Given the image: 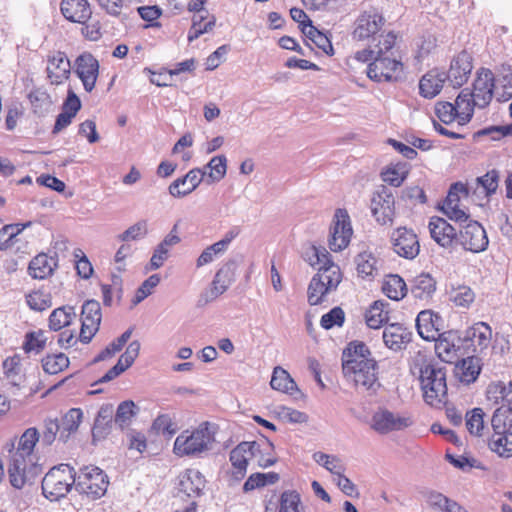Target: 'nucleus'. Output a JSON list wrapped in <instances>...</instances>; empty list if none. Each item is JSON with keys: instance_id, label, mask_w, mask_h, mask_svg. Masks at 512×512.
Instances as JSON below:
<instances>
[{"instance_id": "obj_34", "label": "nucleus", "mask_w": 512, "mask_h": 512, "mask_svg": "<svg viewBox=\"0 0 512 512\" xmlns=\"http://www.w3.org/2000/svg\"><path fill=\"white\" fill-rule=\"evenodd\" d=\"M113 414V405L104 404L100 407L92 428L93 441L102 440L109 434L113 421Z\"/></svg>"}, {"instance_id": "obj_45", "label": "nucleus", "mask_w": 512, "mask_h": 512, "mask_svg": "<svg viewBox=\"0 0 512 512\" xmlns=\"http://www.w3.org/2000/svg\"><path fill=\"white\" fill-rule=\"evenodd\" d=\"M387 303L375 301L366 312V323L372 329H378L388 320V311L385 309Z\"/></svg>"}, {"instance_id": "obj_49", "label": "nucleus", "mask_w": 512, "mask_h": 512, "mask_svg": "<svg viewBox=\"0 0 512 512\" xmlns=\"http://www.w3.org/2000/svg\"><path fill=\"white\" fill-rule=\"evenodd\" d=\"M466 427L471 435L483 436L484 412L481 408H474L466 414Z\"/></svg>"}, {"instance_id": "obj_9", "label": "nucleus", "mask_w": 512, "mask_h": 512, "mask_svg": "<svg viewBox=\"0 0 512 512\" xmlns=\"http://www.w3.org/2000/svg\"><path fill=\"white\" fill-rule=\"evenodd\" d=\"M108 484L107 475L96 466H85L76 473V491L92 499L102 497Z\"/></svg>"}, {"instance_id": "obj_40", "label": "nucleus", "mask_w": 512, "mask_h": 512, "mask_svg": "<svg viewBox=\"0 0 512 512\" xmlns=\"http://www.w3.org/2000/svg\"><path fill=\"white\" fill-rule=\"evenodd\" d=\"M272 389L293 395L297 391V385L291 378L290 374L280 366L273 370L272 378L270 381Z\"/></svg>"}, {"instance_id": "obj_25", "label": "nucleus", "mask_w": 512, "mask_h": 512, "mask_svg": "<svg viewBox=\"0 0 512 512\" xmlns=\"http://www.w3.org/2000/svg\"><path fill=\"white\" fill-rule=\"evenodd\" d=\"M411 337L412 333L399 323L385 326L382 333L385 346L394 352L404 350L408 343H410Z\"/></svg>"}, {"instance_id": "obj_53", "label": "nucleus", "mask_w": 512, "mask_h": 512, "mask_svg": "<svg viewBox=\"0 0 512 512\" xmlns=\"http://www.w3.org/2000/svg\"><path fill=\"white\" fill-rule=\"evenodd\" d=\"M299 493L296 491H284L280 499L279 512H303Z\"/></svg>"}, {"instance_id": "obj_63", "label": "nucleus", "mask_w": 512, "mask_h": 512, "mask_svg": "<svg viewBox=\"0 0 512 512\" xmlns=\"http://www.w3.org/2000/svg\"><path fill=\"white\" fill-rule=\"evenodd\" d=\"M395 41L396 35L393 32L381 35L378 43L374 45L376 56H393L391 49L394 47Z\"/></svg>"}, {"instance_id": "obj_16", "label": "nucleus", "mask_w": 512, "mask_h": 512, "mask_svg": "<svg viewBox=\"0 0 512 512\" xmlns=\"http://www.w3.org/2000/svg\"><path fill=\"white\" fill-rule=\"evenodd\" d=\"M390 239L394 252L400 257L411 260L418 256L420 245L413 230L399 227L392 232Z\"/></svg>"}, {"instance_id": "obj_17", "label": "nucleus", "mask_w": 512, "mask_h": 512, "mask_svg": "<svg viewBox=\"0 0 512 512\" xmlns=\"http://www.w3.org/2000/svg\"><path fill=\"white\" fill-rule=\"evenodd\" d=\"M435 352L441 361L455 363L461 355V338L455 331H444L435 340Z\"/></svg>"}, {"instance_id": "obj_18", "label": "nucleus", "mask_w": 512, "mask_h": 512, "mask_svg": "<svg viewBox=\"0 0 512 512\" xmlns=\"http://www.w3.org/2000/svg\"><path fill=\"white\" fill-rule=\"evenodd\" d=\"M74 72L81 80L84 90L91 92L99 75V62L92 54L82 53L75 60Z\"/></svg>"}, {"instance_id": "obj_61", "label": "nucleus", "mask_w": 512, "mask_h": 512, "mask_svg": "<svg viewBox=\"0 0 512 512\" xmlns=\"http://www.w3.org/2000/svg\"><path fill=\"white\" fill-rule=\"evenodd\" d=\"M512 135V125L506 126H490L477 131L474 134L475 138L488 136L492 140H500L501 138Z\"/></svg>"}, {"instance_id": "obj_29", "label": "nucleus", "mask_w": 512, "mask_h": 512, "mask_svg": "<svg viewBox=\"0 0 512 512\" xmlns=\"http://www.w3.org/2000/svg\"><path fill=\"white\" fill-rule=\"evenodd\" d=\"M384 24V18L376 12L363 13L356 22L353 36L358 40H365L374 36Z\"/></svg>"}, {"instance_id": "obj_62", "label": "nucleus", "mask_w": 512, "mask_h": 512, "mask_svg": "<svg viewBox=\"0 0 512 512\" xmlns=\"http://www.w3.org/2000/svg\"><path fill=\"white\" fill-rule=\"evenodd\" d=\"M30 101L34 108V112L39 115L47 113L52 106V101L49 95L44 92L30 94Z\"/></svg>"}, {"instance_id": "obj_19", "label": "nucleus", "mask_w": 512, "mask_h": 512, "mask_svg": "<svg viewBox=\"0 0 512 512\" xmlns=\"http://www.w3.org/2000/svg\"><path fill=\"white\" fill-rule=\"evenodd\" d=\"M472 69V56L467 51H462L451 60L446 81H449L454 88L461 87L467 82Z\"/></svg>"}, {"instance_id": "obj_43", "label": "nucleus", "mask_w": 512, "mask_h": 512, "mask_svg": "<svg viewBox=\"0 0 512 512\" xmlns=\"http://www.w3.org/2000/svg\"><path fill=\"white\" fill-rule=\"evenodd\" d=\"M313 460L328 470L334 476H338L345 472L346 467L340 457L329 455L323 452H315L312 456Z\"/></svg>"}, {"instance_id": "obj_64", "label": "nucleus", "mask_w": 512, "mask_h": 512, "mask_svg": "<svg viewBox=\"0 0 512 512\" xmlns=\"http://www.w3.org/2000/svg\"><path fill=\"white\" fill-rule=\"evenodd\" d=\"M58 432L60 433V426L56 419L45 420L41 436L42 444L47 446L51 445L55 441Z\"/></svg>"}, {"instance_id": "obj_58", "label": "nucleus", "mask_w": 512, "mask_h": 512, "mask_svg": "<svg viewBox=\"0 0 512 512\" xmlns=\"http://www.w3.org/2000/svg\"><path fill=\"white\" fill-rule=\"evenodd\" d=\"M225 252L226 251L217 242H215L214 244L206 247L202 251V253L199 255L196 261V266L199 268L207 264H210L216 258L222 256Z\"/></svg>"}, {"instance_id": "obj_22", "label": "nucleus", "mask_w": 512, "mask_h": 512, "mask_svg": "<svg viewBox=\"0 0 512 512\" xmlns=\"http://www.w3.org/2000/svg\"><path fill=\"white\" fill-rule=\"evenodd\" d=\"M416 328L422 339L432 341L442 333L443 319L432 310H423L417 315Z\"/></svg>"}, {"instance_id": "obj_36", "label": "nucleus", "mask_w": 512, "mask_h": 512, "mask_svg": "<svg viewBox=\"0 0 512 512\" xmlns=\"http://www.w3.org/2000/svg\"><path fill=\"white\" fill-rule=\"evenodd\" d=\"M436 291V281L429 273H421L411 281V293L420 300H428Z\"/></svg>"}, {"instance_id": "obj_41", "label": "nucleus", "mask_w": 512, "mask_h": 512, "mask_svg": "<svg viewBox=\"0 0 512 512\" xmlns=\"http://www.w3.org/2000/svg\"><path fill=\"white\" fill-rule=\"evenodd\" d=\"M382 291L388 298L399 301L406 295L407 286L399 275L392 274L385 278Z\"/></svg>"}, {"instance_id": "obj_47", "label": "nucleus", "mask_w": 512, "mask_h": 512, "mask_svg": "<svg viewBox=\"0 0 512 512\" xmlns=\"http://www.w3.org/2000/svg\"><path fill=\"white\" fill-rule=\"evenodd\" d=\"M102 319L100 303L96 300H87L82 306L81 320L99 327Z\"/></svg>"}, {"instance_id": "obj_23", "label": "nucleus", "mask_w": 512, "mask_h": 512, "mask_svg": "<svg viewBox=\"0 0 512 512\" xmlns=\"http://www.w3.org/2000/svg\"><path fill=\"white\" fill-rule=\"evenodd\" d=\"M39 438L40 435L36 428L31 427L26 429L18 440V444L12 458L38 464L39 458L34 452V448L36 443L39 441Z\"/></svg>"}, {"instance_id": "obj_54", "label": "nucleus", "mask_w": 512, "mask_h": 512, "mask_svg": "<svg viewBox=\"0 0 512 512\" xmlns=\"http://www.w3.org/2000/svg\"><path fill=\"white\" fill-rule=\"evenodd\" d=\"M45 344L44 332L41 330L32 331L26 334L23 349L26 353H40L45 348Z\"/></svg>"}, {"instance_id": "obj_15", "label": "nucleus", "mask_w": 512, "mask_h": 512, "mask_svg": "<svg viewBox=\"0 0 512 512\" xmlns=\"http://www.w3.org/2000/svg\"><path fill=\"white\" fill-rule=\"evenodd\" d=\"M41 472L42 467L40 464L11 458L8 467L9 482L15 489H22L27 484H33Z\"/></svg>"}, {"instance_id": "obj_52", "label": "nucleus", "mask_w": 512, "mask_h": 512, "mask_svg": "<svg viewBox=\"0 0 512 512\" xmlns=\"http://www.w3.org/2000/svg\"><path fill=\"white\" fill-rule=\"evenodd\" d=\"M136 414V405L131 400H126L121 402L118 405V408L115 413L114 421L116 424H118L121 428L124 426H127L132 417Z\"/></svg>"}, {"instance_id": "obj_4", "label": "nucleus", "mask_w": 512, "mask_h": 512, "mask_svg": "<svg viewBox=\"0 0 512 512\" xmlns=\"http://www.w3.org/2000/svg\"><path fill=\"white\" fill-rule=\"evenodd\" d=\"M494 87L495 78L492 71L487 68L479 69L473 81L472 89L465 88L459 93L463 119L471 120L475 108L483 109L490 104Z\"/></svg>"}, {"instance_id": "obj_46", "label": "nucleus", "mask_w": 512, "mask_h": 512, "mask_svg": "<svg viewBox=\"0 0 512 512\" xmlns=\"http://www.w3.org/2000/svg\"><path fill=\"white\" fill-rule=\"evenodd\" d=\"M408 165L407 163H397L394 165L388 166L381 174L382 180L393 186L399 187L403 181L406 179L408 175Z\"/></svg>"}, {"instance_id": "obj_20", "label": "nucleus", "mask_w": 512, "mask_h": 512, "mask_svg": "<svg viewBox=\"0 0 512 512\" xmlns=\"http://www.w3.org/2000/svg\"><path fill=\"white\" fill-rule=\"evenodd\" d=\"M236 263L231 260L226 262L215 274L209 291L202 295L205 303L215 300L222 295L234 281Z\"/></svg>"}, {"instance_id": "obj_7", "label": "nucleus", "mask_w": 512, "mask_h": 512, "mask_svg": "<svg viewBox=\"0 0 512 512\" xmlns=\"http://www.w3.org/2000/svg\"><path fill=\"white\" fill-rule=\"evenodd\" d=\"M492 435L488 439L489 448L501 457L512 456V418L507 409L497 408L491 419Z\"/></svg>"}, {"instance_id": "obj_3", "label": "nucleus", "mask_w": 512, "mask_h": 512, "mask_svg": "<svg viewBox=\"0 0 512 512\" xmlns=\"http://www.w3.org/2000/svg\"><path fill=\"white\" fill-rule=\"evenodd\" d=\"M217 430L216 424L203 422L192 431H183L174 441L173 452L179 457H201L213 449Z\"/></svg>"}, {"instance_id": "obj_24", "label": "nucleus", "mask_w": 512, "mask_h": 512, "mask_svg": "<svg viewBox=\"0 0 512 512\" xmlns=\"http://www.w3.org/2000/svg\"><path fill=\"white\" fill-rule=\"evenodd\" d=\"M46 70L51 83L58 85L69 78L71 64L64 52L56 51L48 55Z\"/></svg>"}, {"instance_id": "obj_37", "label": "nucleus", "mask_w": 512, "mask_h": 512, "mask_svg": "<svg viewBox=\"0 0 512 512\" xmlns=\"http://www.w3.org/2000/svg\"><path fill=\"white\" fill-rule=\"evenodd\" d=\"M180 238L172 233H169L163 241H161L155 248L149 263V269H159L168 258L169 249L178 244Z\"/></svg>"}, {"instance_id": "obj_32", "label": "nucleus", "mask_w": 512, "mask_h": 512, "mask_svg": "<svg viewBox=\"0 0 512 512\" xmlns=\"http://www.w3.org/2000/svg\"><path fill=\"white\" fill-rule=\"evenodd\" d=\"M463 109L460 107V94L457 96L455 104L450 102H438L435 105V113L439 120L444 124H450L454 120L458 121L459 125H465L470 120L463 119Z\"/></svg>"}, {"instance_id": "obj_14", "label": "nucleus", "mask_w": 512, "mask_h": 512, "mask_svg": "<svg viewBox=\"0 0 512 512\" xmlns=\"http://www.w3.org/2000/svg\"><path fill=\"white\" fill-rule=\"evenodd\" d=\"M353 230L346 210L337 209L330 231L329 247L334 252L345 249L351 240Z\"/></svg>"}, {"instance_id": "obj_42", "label": "nucleus", "mask_w": 512, "mask_h": 512, "mask_svg": "<svg viewBox=\"0 0 512 512\" xmlns=\"http://www.w3.org/2000/svg\"><path fill=\"white\" fill-rule=\"evenodd\" d=\"M30 222L25 224L5 225L0 229V252L10 250L18 241V235L28 226Z\"/></svg>"}, {"instance_id": "obj_51", "label": "nucleus", "mask_w": 512, "mask_h": 512, "mask_svg": "<svg viewBox=\"0 0 512 512\" xmlns=\"http://www.w3.org/2000/svg\"><path fill=\"white\" fill-rule=\"evenodd\" d=\"M356 265L357 272L360 276L364 277H373L374 273L377 271L376 269V258L368 252L360 253L356 257Z\"/></svg>"}, {"instance_id": "obj_44", "label": "nucleus", "mask_w": 512, "mask_h": 512, "mask_svg": "<svg viewBox=\"0 0 512 512\" xmlns=\"http://www.w3.org/2000/svg\"><path fill=\"white\" fill-rule=\"evenodd\" d=\"M75 316L76 313L72 306L56 308L49 316V327L54 331H58L68 326Z\"/></svg>"}, {"instance_id": "obj_6", "label": "nucleus", "mask_w": 512, "mask_h": 512, "mask_svg": "<svg viewBox=\"0 0 512 512\" xmlns=\"http://www.w3.org/2000/svg\"><path fill=\"white\" fill-rule=\"evenodd\" d=\"M76 487V472L69 464L52 467L42 480V493L50 501L65 497L72 487Z\"/></svg>"}, {"instance_id": "obj_38", "label": "nucleus", "mask_w": 512, "mask_h": 512, "mask_svg": "<svg viewBox=\"0 0 512 512\" xmlns=\"http://www.w3.org/2000/svg\"><path fill=\"white\" fill-rule=\"evenodd\" d=\"M201 170L206 171L205 182L213 184L220 182L227 172V158L224 155H217L210 159V161Z\"/></svg>"}, {"instance_id": "obj_30", "label": "nucleus", "mask_w": 512, "mask_h": 512, "mask_svg": "<svg viewBox=\"0 0 512 512\" xmlns=\"http://www.w3.org/2000/svg\"><path fill=\"white\" fill-rule=\"evenodd\" d=\"M205 487V478L196 469H187L179 476L178 490L190 498L200 496Z\"/></svg>"}, {"instance_id": "obj_11", "label": "nucleus", "mask_w": 512, "mask_h": 512, "mask_svg": "<svg viewBox=\"0 0 512 512\" xmlns=\"http://www.w3.org/2000/svg\"><path fill=\"white\" fill-rule=\"evenodd\" d=\"M412 423L409 415L393 412L387 408H379L371 417V428L383 435L403 430L411 426Z\"/></svg>"}, {"instance_id": "obj_8", "label": "nucleus", "mask_w": 512, "mask_h": 512, "mask_svg": "<svg viewBox=\"0 0 512 512\" xmlns=\"http://www.w3.org/2000/svg\"><path fill=\"white\" fill-rule=\"evenodd\" d=\"M272 443L268 439L262 441L241 442L230 452V462L232 465L231 474L236 481L244 478L247 472L249 460L253 456H258L263 450H271Z\"/></svg>"}, {"instance_id": "obj_39", "label": "nucleus", "mask_w": 512, "mask_h": 512, "mask_svg": "<svg viewBox=\"0 0 512 512\" xmlns=\"http://www.w3.org/2000/svg\"><path fill=\"white\" fill-rule=\"evenodd\" d=\"M83 412L80 408L70 409L62 418L59 440L66 442L71 434L75 433L82 422Z\"/></svg>"}, {"instance_id": "obj_31", "label": "nucleus", "mask_w": 512, "mask_h": 512, "mask_svg": "<svg viewBox=\"0 0 512 512\" xmlns=\"http://www.w3.org/2000/svg\"><path fill=\"white\" fill-rule=\"evenodd\" d=\"M446 81V73L431 70L424 74L419 82V91L424 98L432 99L440 93Z\"/></svg>"}, {"instance_id": "obj_27", "label": "nucleus", "mask_w": 512, "mask_h": 512, "mask_svg": "<svg viewBox=\"0 0 512 512\" xmlns=\"http://www.w3.org/2000/svg\"><path fill=\"white\" fill-rule=\"evenodd\" d=\"M140 352V342L138 340L132 341L128 347L126 348L125 352L120 356L117 363L109 369L100 379L99 383H106L109 382L116 377H118L120 374H122L124 371H126L132 364L134 363L135 359L138 357Z\"/></svg>"}, {"instance_id": "obj_5", "label": "nucleus", "mask_w": 512, "mask_h": 512, "mask_svg": "<svg viewBox=\"0 0 512 512\" xmlns=\"http://www.w3.org/2000/svg\"><path fill=\"white\" fill-rule=\"evenodd\" d=\"M419 380L424 401L440 408L447 401V384L445 368L437 363L424 361L419 368Z\"/></svg>"}, {"instance_id": "obj_2", "label": "nucleus", "mask_w": 512, "mask_h": 512, "mask_svg": "<svg viewBox=\"0 0 512 512\" xmlns=\"http://www.w3.org/2000/svg\"><path fill=\"white\" fill-rule=\"evenodd\" d=\"M313 258L309 259L312 266L318 265V272L311 279L308 286V303L312 306L319 305L325 296L336 290L342 280V274L338 265L332 262L329 252L325 248H311Z\"/></svg>"}, {"instance_id": "obj_21", "label": "nucleus", "mask_w": 512, "mask_h": 512, "mask_svg": "<svg viewBox=\"0 0 512 512\" xmlns=\"http://www.w3.org/2000/svg\"><path fill=\"white\" fill-rule=\"evenodd\" d=\"M205 176V170L193 168L185 176L177 178L169 185V194L174 198H183L192 193L202 181H205Z\"/></svg>"}, {"instance_id": "obj_10", "label": "nucleus", "mask_w": 512, "mask_h": 512, "mask_svg": "<svg viewBox=\"0 0 512 512\" xmlns=\"http://www.w3.org/2000/svg\"><path fill=\"white\" fill-rule=\"evenodd\" d=\"M402 73V62L392 56H375L367 69V76L376 82H397Z\"/></svg>"}, {"instance_id": "obj_13", "label": "nucleus", "mask_w": 512, "mask_h": 512, "mask_svg": "<svg viewBox=\"0 0 512 512\" xmlns=\"http://www.w3.org/2000/svg\"><path fill=\"white\" fill-rule=\"evenodd\" d=\"M371 212L380 225H392L395 216V199L390 189L381 186L371 199Z\"/></svg>"}, {"instance_id": "obj_12", "label": "nucleus", "mask_w": 512, "mask_h": 512, "mask_svg": "<svg viewBox=\"0 0 512 512\" xmlns=\"http://www.w3.org/2000/svg\"><path fill=\"white\" fill-rule=\"evenodd\" d=\"M456 243L467 251L479 253L486 250L489 240L483 226L477 221L469 220L461 227Z\"/></svg>"}, {"instance_id": "obj_26", "label": "nucleus", "mask_w": 512, "mask_h": 512, "mask_svg": "<svg viewBox=\"0 0 512 512\" xmlns=\"http://www.w3.org/2000/svg\"><path fill=\"white\" fill-rule=\"evenodd\" d=\"M429 231L432 239L441 247L449 248L457 242V233L455 228L445 219L432 217L429 221Z\"/></svg>"}, {"instance_id": "obj_35", "label": "nucleus", "mask_w": 512, "mask_h": 512, "mask_svg": "<svg viewBox=\"0 0 512 512\" xmlns=\"http://www.w3.org/2000/svg\"><path fill=\"white\" fill-rule=\"evenodd\" d=\"M466 338L472 342L475 351L483 352L490 346L492 329L487 323L478 322L466 331Z\"/></svg>"}, {"instance_id": "obj_1", "label": "nucleus", "mask_w": 512, "mask_h": 512, "mask_svg": "<svg viewBox=\"0 0 512 512\" xmlns=\"http://www.w3.org/2000/svg\"><path fill=\"white\" fill-rule=\"evenodd\" d=\"M377 369V362L363 342H351L343 351L342 371L344 377L355 386L368 391H376L380 386Z\"/></svg>"}, {"instance_id": "obj_50", "label": "nucleus", "mask_w": 512, "mask_h": 512, "mask_svg": "<svg viewBox=\"0 0 512 512\" xmlns=\"http://www.w3.org/2000/svg\"><path fill=\"white\" fill-rule=\"evenodd\" d=\"M475 299L473 290L465 285L453 288L450 292V300L458 307L468 308Z\"/></svg>"}, {"instance_id": "obj_28", "label": "nucleus", "mask_w": 512, "mask_h": 512, "mask_svg": "<svg viewBox=\"0 0 512 512\" xmlns=\"http://www.w3.org/2000/svg\"><path fill=\"white\" fill-rule=\"evenodd\" d=\"M60 10L65 19L79 24H85L92 14L87 0H62Z\"/></svg>"}, {"instance_id": "obj_60", "label": "nucleus", "mask_w": 512, "mask_h": 512, "mask_svg": "<svg viewBox=\"0 0 512 512\" xmlns=\"http://www.w3.org/2000/svg\"><path fill=\"white\" fill-rule=\"evenodd\" d=\"M506 385L502 382L491 383L486 391L487 400L494 404H506Z\"/></svg>"}, {"instance_id": "obj_56", "label": "nucleus", "mask_w": 512, "mask_h": 512, "mask_svg": "<svg viewBox=\"0 0 512 512\" xmlns=\"http://www.w3.org/2000/svg\"><path fill=\"white\" fill-rule=\"evenodd\" d=\"M477 189H481L486 196L496 192L498 188L499 175L496 170L488 171L485 175L477 178Z\"/></svg>"}, {"instance_id": "obj_57", "label": "nucleus", "mask_w": 512, "mask_h": 512, "mask_svg": "<svg viewBox=\"0 0 512 512\" xmlns=\"http://www.w3.org/2000/svg\"><path fill=\"white\" fill-rule=\"evenodd\" d=\"M28 306L35 311H43L52 305L51 297L43 291H34L27 295Z\"/></svg>"}, {"instance_id": "obj_48", "label": "nucleus", "mask_w": 512, "mask_h": 512, "mask_svg": "<svg viewBox=\"0 0 512 512\" xmlns=\"http://www.w3.org/2000/svg\"><path fill=\"white\" fill-rule=\"evenodd\" d=\"M69 365L68 357L63 354L48 355L42 360L43 370L51 375L57 374Z\"/></svg>"}, {"instance_id": "obj_59", "label": "nucleus", "mask_w": 512, "mask_h": 512, "mask_svg": "<svg viewBox=\"0 0 512 512\" xmlns=\"http://www.w3.org/2000/svg\"><path fill=\"white\" fill-rule=\"evenodd\" d=\"M461 380L467 383L473 382L476 380L480 373V367L478 365V360L473 357H468L467 359L462 360L461 366Z\"/></svg>"}, {"instance_id": "obj_33", "label": "nucleus", "mask_w": 512, "mask_h": 512, "mask_svg": "<svg viewBox=\"0 0 512 512\" xmlns=\"http://www.w3.org/2000/svg\"><path fill=\"white\" fill-rule=\"evenodd\" d=\"M57 267V258L40 253L29 263L28 274L34 279H45L52 275Z\"/></svg>"}, {"instance_id": "obj_55", "label": "nucleus", "mask_w": 512, "mask_h": 512, "mask_svg": "<svg viewBox=\"0 0 512 512\" xmlns=\"http://www.w3.org/2000/svg\"><path fill=\"white\" fill-rule=\"evenodd\" d=\"M345 322V313L341 307H334L328 313L322 315L320 325L325 330L334 327H342Z\"/></svg>"}]
</instances>
